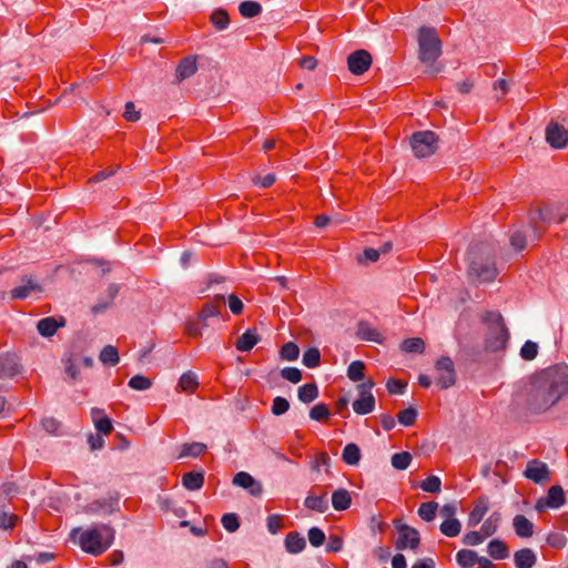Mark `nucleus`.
Segmentation results:
<instances>
[{
	"instance_id": "obj_1",
	"label": "nucleus",
	"mask_w": 568,
	"mask_h": 568,
	"mask_svg": "<svg viewBox=\"0 0 568 568\" xmlns=\"http://www.w3.org/2000/svg\"><path fill=\"white\" fill-rule=\"evenodd\" d=\"M568 394V366L554 365L535 374L525 390V409L542 414Z\"/></svg>"
},
{
	"instance_id": "obj_2",
	"label": "nucleus",
	"mask_w": 568,
	"mask_h": 568,
	"mask_svg": "<svg viewBox=\"0 0 568 568\" xmlns=\"http://www.w3.org/2000/svg\"><path fill=\"white\" fill-rule=\"evenodd\" d=\"M467 272L469 278L479 283H489L497 277L498 270L488 245L480 243L470 247Z\"/></svg>"
},
{
	"instance_id": "obj_3",
	"label": "nucleus",
	"mask_w": 568,
	"mask_h": 568,
	"mask_svg": "<svg viewBox=\"0 0 568 568\" xmlns=\"http://www.w3.org/2000/svg\"><path fill=\"white\" fill-rule=\"evenodd\" d=\"M79 534V545L82 550L93 556L103 554L113 542V529L106 525L81 530H72V536Z\"/></svg>"
},
{
	"instance_id": "obj_4",
	"label": "nucleus",
	"mask_w": 568,
	"mask_h": 568,
	"mask_svg": "<svg viewBox=\"0 0 568 568\" xmlns=\"http://www.w3.org/2000/svg\"><path fill=\"white\" fill-rule=\"evenodd\" d=\"M481 321L488 328L485 336V349L489 352L505 349L509 339V332L503 315L497 311H486L481 315Z\"/></svg>"
},
{
	"instance_id": "obj_5",
	"label": "nucleus",
	"mask_w": 568,
	"mask_h": 568,
	"mask_svg": "<svg viewBox=\"0 0 568 568\" xmlns=\"http://www.w3.org/2000/svg\"><path fill=\"white\" fill-rule=\"evenodd\" d=\"M555 221L558 224H565L564 236L568 239V205H550L544 204L538 206L530 213V223L537 234L540 237L545 233V223Z\"/></svg>"
},
{
	"instance_id": "obj_6",
	"label": "nucleus",
	"mask_w": 568,
	"mask_h": 568,
	"mask_svg": "<svg viewBox=\"0 0 568 568\" xmlns=\"http://www.w3.org/2000/svg\"><path fill=\"white\" fill-rule=\"evenodd\" d=\"M418 59L426 65H433L442 54V40L433 27L423 26L417 31Z\"/></svg>"
},
{
	"instance_id": "obj_7",
	"label": "nucleus",
	"mask_w": 568,
	"mask_h": 568,
	"mask_svg": "<svg viewBox=\"0 0 568 568\" xmlns=\"http://www.w3.org/2000/svg\"><path fill=\"white\" fill-rule=\"evenodd\" d=\"M437 143L438 136L433 131H419L410 136V146L416 158L433 155L438 148Z\"/></svg>"
},
{
	"instance_id": "obj_8",
	"label": "nucleus",
	"mask_w": 568,
	"mask_h": 568,
	"mask_svg": "<svg viewBox=\"0 0 568 568\" xmlns=\"http://www.w3.org/2000/svg\"><path fill=\"white\" fill-rule=\"evenodd\" d=\"M435 369L437 372L436 384L442 389H447L455 384L456 372L450 357L442 356L438 358L435 364Z\"/></svg>"
},
{
	"instance_id": "obj_9",
	"label": "nucleus",
	"mask_w": 568,
	"mask_h": 568,
	"mask_svg": "<svg viewBox=\"0 0 568 568\" xmlns=\"http://www.w3.org/2000/svg\"><path fill=\"white\" fill-rule=\"evenodd\" d=\"M372 61L371 53L364 49H359L348 55L347 67L353 74L361 75L369 69Z\"/></svg>"
},
{
	"instance_id": "obj_10",
	"label": "nucleus",
	"mask_w": 568,
	"mask_h": 568,
	"mask_svg": "<svg viewBox=\"0 0 568 568\" xmlns=\"http://www.w3.org/2000/svg\"><path fill=\"white\" fill-rule=\"evenodd\" d=\"M566 501L565 491L561 486L554 485L549 488L547 497L540 498L536 503L537 511H542L545 508H559Z\"/></svg>"
},
{
	"instance_id": "obj_11",
	"label": "nucleus",
	"mask_w": 568,
	"mask_h": 568,
	"mask_svg": "<svg viewBox=\"0 0 568 568\" xmlns=\"http://www.w3.org/2000/svg\"><path fill=\"white\" fill-rule=\"evenodd\" d=\"M524 474L528 479L532 480L536 484H541L550 480V471L548 469V466L539 459H532L528 462Z\"/></svg>"
},
{
	"instance_id": "obj_12",
	"label": "nucleus",
	"mask_w": 568,
	"mask_h": 568,
	"mask_svg": "<svg viewBox=\"0 0 568 568\" xmlns=\"http://www.w3.org/2000/svg\"><path fill=\"white\" fill-rule=\"evenodd\" d=\"M398 539L396 540L397 549L412 548L415 549L419 545V532L407 525H400L397 527Z\"/></svg>"
},
{
	"instance_id": "obj_13",
	"label": "nucleus",
	"mask_w": 568,
	"mask_h": 568,
	"mask_svg": "<svg viewBox=\"0 0 568 568\" xmlns=\"http://www.w3.org/2000/svg\"><path fill=\"white\" fill-rule=\"evenodd\" d=\"M546 140L555 149H562L568 143V130L550 122L546 128Z\"/></svg>"
},
{
	"instance_id": "obj_14",
	"label": "nucleus",
	"mask_w": 568,
	"mask_h": 568,
	"mask_svg": "<svg viewBox=\"0 0 568 568\" xmlns=\"http://www.w3.org/2000/svg\"><path fill=\"white\" fill-rule=\"evenodd\" d=\"M22 285L14 287L10 291V296L12 300H26L32 293H41L42 286L37 283L32 276L24 275L21 278Z\"/></svg>"
},
{
	"instance_id": "obj_15",
	"label": "nucleus",
	"mask_w": 568,
	"mask_h": 568,
	"mask_svg": "<svg viewBox=\"0 0 568 568\" xmlns=\"http://www.w3.org/2000/svg\"><path fill=\"white\" fill-rule=\"evenodd\" d=\"M233 484L246 489L252 496H260L263 491L261 483L255 480L253 476H251L246 471H240L234 475Z\"/></svg>"
},
{
	"instance_id": "obj_16",
	"label": "nucleus",
	"mask_w": 568,
	"mask_h": 568,
	"mask_svg": "<svg viewBox=\"0 0 568 568\" xmlns=\"http://www.w3.org/2000/svg\"><path fill=\"white\" fill-rule=\"evenodd\" d=\"M225 298L223 295H216L213 300L205 303L199 313V320L205 322L210 317L219 316L224 310Z\"/></svg>"
},
{
	"instance_id": "obj_17",
	"label": "nucleus",
	"mask_w": 568,
	"mask_h": 568,
	"mask_svg": "<svg viewBox=\"0 0 568 568\" xmlns=\"http://www.w3.org/2000/svg\"><path fill=\"white\" fill-rule=\"evenodd\" d=\"M489 510V499L487 496H480L474 505V508L469 513L468 526H477Z\"/></svg>"
},
{
	"instance_id": "obj_18",
	"label": "nucleus",
	"mask_w": 568,
	"mask_h": 568,
	"mask_svg": "<svg viewBox=\"0 0 568 568\" xmlns=\"http://www.w3.org/2000/svg\"><path fill=\"white\" fill-rule=\"evenodd\" d=\"M119 507V497H109L103 499H98L88 505V513L90 514H112Z\"/></svg>"
},
{
	"instance_id": "obj_19",
	"label": "nucleus",
	"mask_w": 568,
	"mask_h": 568,
	"mask_svg": "<svg viewBox=\"0 0 568 568\" xmlns=\"http://www.w3.org/2000/svg\"><path fill=\"white\" fill-rule=\"evenodd\" d=\"M65 325V321L63 317L58 321L55 317L49 316L40 320L37 324V328L40 335L44 337L53 336L59 327H63Z\"/></svg>"
},
{
	"instance_id": "obj_20",
	"label": "nucleus",
	"mask_w": 568,
	"mask_h": 568,
	"mask_svg": "<svg viewBox=\"0 0 568 568\" xmlns=\"http://www.w3.org/2000/svg\"><path fill=\"white\" fill-rule=\"evenodd\" d=\"M197 70L196 59L195 57L189 55L183 58L175 70V77L178 82H182L183 80L192 77Z\"/></svg>"
},
{
	"instance_id": "obj_21",
	"label": "nucleus",
	"mask_w": 568,
	"mask_h": 568,
	"mask_svg": "<svg viewBox=\"0 0 568 568\" xmlns=\"http://www.w3.org/2000/svg\"><path fill=\"white\" fill-rule=\"evenodd\" d=\"M356 336L362 341L382 343L383 337L377 328L373 327L368 322L361 321L357 324Z\"/></svg>"
},
{
	"instance_id": "obj_22",
	"label": "nucleus",
	"mask_w": 568,
	"mask_h": 568,
	"mask_svg": "<svg viewBox=\"0 0 568 568\" xmlns=\"http://www.w3.org/2000/svg\"><path fill=\"white\" fill-rule=\"evenodd\" d=\"M260 342V335L255 328L246 329L236 341L235 347L240 352H250Z\"/></svg>"
},
{
	"instance_id": "obj_23",
	"label": "nucleus",
	"mask_w": 568,
	"mask_h": 568,
	"mask_svg": "<svg viewBox=\"0 0 568 568\" xmlns=\"http://www.w3.org/2000/svg\"><path fill=\"white\" fill-rule=\"evenodd\" d=\"M21 373V366L13 355L7 354L0 357V374L12 378Z\"/></svg>"
},
{
	"instance_id": "obj_24",
	"label": "nucleus",
	"mask_w": 568,
	"mask_h": 568,
	"mask_svg": "<svg viewBox=\"0 0 568 568\" xmlns=\"http://www.w3.org/2000/svg\"><path fill=\"white\" fill-rule=\"evenodd\" d=\"M94 426L100 434L109 435L113 430L112 420L104 415L103 409L92 408L91 410Z\"/></svg>"
},
{
	"instance_id": "obj_25",
	"label": "nucleus",
	"mask_w": 568,
	"mask_h": 568,
	"mask_svg": "<svg viewBox=\"0 0 568 568\" xmlns=\"http://www.w3.org/2000/svg\"><path fill=\"white\" fill-rule=\"evenodd\" d=\"M514 561L517 568H532L537 557L530 548H523L514 554Z\"/></svg>"
},
{
	"instance_id": "obj_26",
	"label": "nucleus",
	"mask_w": 568,
	"mask_h": 568,
	"mask_svg": "<svg viewBox=\"0 0 568 568\" xmlns=\"http://www.w3.org/2000/svg\"><path fill=\"white\" fill-rule=\"evenodd\" d=\"M285 547L290 554H298L306 547V540L300 532L290 531L285 538Z\"/></svg>"
},
{
	"instance_id": "obj_27",
	"label": "nucleus",
	"mask_w": 568,
	"mask_h": 568,
	"mask_svg": "<svg viewBox=\"0 0 568 568\" xmlns=\"http://www.w3.org/2000/svg\"><path fill=\"white\" fill-rule=\"evenodd\" d=\"M182 485L187 490H199L204 485L203 471H189L182 476Z\"/></svg>"
},
{
	"instance_id": "obj_28",
	"label": "nucleus",
	"mask_w": 568,
	"mask_h": 568,
	"mask_svg": "<svg viewBox=\"0 0 568 568\" xmlns=\"http://www.w3.org/2000/svg\"><path fill=\"white\" fill-rule=\"evenodd\" d=\"M514 529L521 538L531 537L534 534V525L524 515H517L514 518Z\"/></svg>"
},
{
	"instance_id": "obj_29",
	"label": "nucleus",
	"mask_w": 568,
	"mask_h": 568,
	"mask_svg": "<svg viewBox=\"0 0 568 568\" xmlns=\"http://www.w3.org/2000/svg\"><path fill=\"white\" fill-rule=\"evenodd\" d=\"M375 397L373 395H359V398L353 402V409L358 415H366L374 410Z\"/></svg>"
},
{
	"instance_id": "obj_30",
	"label": "nucleus",
	"mask_w": 568,
	"mask_h": 568,
	"mask_svg": "<svg viewBox=\"0 0 568 568\" xmlns=\"http://www.w3.org/2000/svg\"><path fill=\"white\" fill-rule=\"evenodd\" d=\"M352 504V497L348 490L339 488L332 495V505L335 510L342 511L349 508Z\"/></svg>"
},
{
	"instance_id": "obj_31",
	"label": "nucleus",
	"mask_w": 568,
	"mask_h": 568,
	"mask_svg": "<svg viewBox=\"0 0 568 568\" xmlns=\"http://www.w3.org/2000/svg\"><path fill=\"white\" fill-rule=\"evenodd\" d=\"M487 550L490 557L496 560H501L509 556V548L507 544L499 539L489 541Z\"/></svg>"
},
{
	"instance_id": "obj_32",
	"label": "nucleus",
	"mask_w": 568,
	"mask_h": 568,
	"mask_svg": "<svg viewBox=\"0 0 568 568\" xmlns=\"http://www.w3.org/2000/svg\"><path fill=\"white\" fill-rule=\"evenodd\" d=\"M304 505L306 508L311 510L325 513L328 509V500L326 498V493L322 494L321 496H307L304 501Z\"/></svg>"
},
{
	"instance_id": "obj_33",
	"label": "nucleus",
	"mask_w": 568,
	"mask_h": 568,
	"mask_svg": "<svg viewBox=\"0 0 568 568\" xmlns=\"http://www.w3.org/2000/svg\"><path fill=\"white\" fill-rule=\"evenodd\" d=\"M342 459L347 465H357L361 460V449L354 444L349 443L344 447Z\"/></svg>"
},
{
	"instance_id": "obj_34",
	"label": "nucleus",
	"mask_w": 568,
	"mask_h": 568,
	"mask_svg": "<svg viewBox=\"0 0 568 568\" xmlns=\"http://www.w3.org/2000/svg\"><path fill=\"white\" fill-rule=\"evenodd\" d=\"M205 450H206V445L203 443H197V442L186 443V444H183L179 457L180 458L189 457V456L190 457H199L202 454H204Z\"/></svg>"
},
{
	"instance_id": "obj_35",
	"label": "nucleus",
	"mask_w": 568,
	"mask_h": 568,
	"mask_svg": "<svg viewBox=\"0 0 568 568\" xmlns=\"http://www.w3.org/2000/svg\"><path fill=\"white\" fill-rule=\"evenodd\" d=\"M477 557L476 551L462 549L456 554V561L462 568H471L476 565Z\"/></svg>"
},
{
	"instance_id": "obj_36",
	"label": "nucleus",
	"mask_w": 568,
	"mask_h": 568,
	"mask_svg": "<svg viewBox=\"0 0 568 568\" xmlns=\"http://www.w3.org/2000/svg\"><path fill=\"white\" fill-rule=\"evenodd\" d=\"M211 23L216 30H224L230 24V16L224 9H216L210 16Z\"/></svg>"
},
{
	"instance_id": "obj_37",
	"label": "nucleus",
	"mask_w": 568,
	"mask_h": 568,
	"mask_svg": "<svg viewBox=\"0 0 568 568\" xmlns=\"http://www.w3.org/2000/svg\"><path fill=\"white\" fill-rule=\"evenodd\" d=\"M199 386L196 375L192 372L184 373L179 379V387L182 392L194 393Z\"/></svg>"
},
{
	"instance_id": "obj_38",
	"label": "nucleus",
	"mask_w": 568,
	"mask_h": 568,
	"mask_svg": "<svg viewBox=\"0 0 568 568\" xmlns=\"http://www.w3.org/2000/svg\"><path fill=\"white\" fill-rule=\"evenodd\" d=\"M501 520V515L498 511L493 513L481 525V532L486 537L493 536L499 526V523Z\"/></svg>"
},
{
	"instance_id": "obj_39",
	"label": "nucleus",
	"mask_w": 568,
	"mask_h": 568,
	"mask_svg": "<svg viewBox=\"0 0 568 568\" xmlns=\"http://www.w3.org/2000/svg\"><path fill=\"white\" fill-rule=\"evenodd\" d=\"M318 396V388L315 383H310L298 388V399L305 404L315 400Z\"/></svg>"
},
{
	"instance_id": "obj_40",
	"label": "nucleus",
	"mask_w": 568,
	"mask_h": 568,
	"mask_svg": "<svg viewBox=\"0 0 568 568\" xmlns=\"http://www.w3.org/2000/svg\"><path fill=\"white\" fill-rule=\"evenodd\" d=\"M402 351L406 353L422 354L425 351V342L420 337H410L403 341Z\"/></svg>"
},
{
	"instance_id": "obj_41",
	"label": "nucleus",
	"mask_w": 568,
	"mask_h": 568,
	"mask_svg": "<svg viewBox=\"0 0 568 568\" xmlns=\"http://www.w3.org/2000/svg\"><path fill=\"white\" fill-rule=\"evenodd\" d=\"M239 11L244 18H254L262 12V6L256 1L246 0L239 6Z\"/></svg>"
},
{
	"instance_id": "obj_42",
	"label": "nucleus",
	"mask_w": 568,
	"mask_h": 568,
	"mask_svg": "<svg viewBox=\"0 0 568 568\" xmlns=\"http://www.w3.org/2000/svg\"><path fill=\"white\" fill-rule=\"evenodd\" d=\"M100 361L104 365L115 366L120 361L119 352H118L116 347H114L112 345L104 346L100 353Z\"/></svg>"
},
{
	"instance_id": "obj_43",
	"label": "nucleus",
	"mask_w": 568,
	"mask_h": 568,
	"mask_svg": "<svg viewBox=\"0 0 568 568\" xmlns=\"http://www.w3.org/2000/svg\"><path fill=\"white\" fill-rule=\"evenodd\" d=\"M365 364L362 361H354L347 368V377L353 382H361L365 377Z\"/></svg>"
},
{
	"instance_id": "obj_44",
	"label": "nucleus",
	"mask_w": 568,
	"mask_h": 568,
	"mask_svg": "<svg viewBox=\"0 0 568 568\" xmlns=\"http://www.w3.org/2000/svg\"><path fill=\"white\" fill-rule=\"evenodd\" d=\"M439 529L447 537H456L460 532L462 524L458 519H445L440 524Z\"/></svg>"
},
{
	"instance_id": "obj_45",
	"label": "nucleus",
	"mask_w": 568,
	"mask_h": 568,
	"mask_svg": "<svg viewBox=\"0 0 568 568\" xmlns=\"http://www.w3.org/2000/svg\"><path fill=\"white\" fill-rule=\"evenodd\" d=\"M106 292L109 300L106 302H99L98 304L92 306V313L98 314L105 311L112 304L113 300L118 295L119 286L116 284H110Z\"/></svg>"
},
{
	"instance_id": "obj_46",
	"label": "nucleus",
	"mask_w": 568,
	"mask_h": 568,
	"mask_svg": "<svg viewBox=\"0 0 568 568\" xmlns=\"http://www.w3.org/2000/svg\"><path fill=\"white\" fill-rule=\"evenodd\" d=\"M438 504L436 501H426L418 508L419 517L425 521H432L436 517Z\"/></svg>"
},
{
	"instance_id": "obj_47",
	"label": "nucleus",
	"mask_w": 568,
	"mask_h": 568,
	"mask_svg": "<svg viewBox=\"0 0 568 568\" xmlns=\"http://www.w3.org/2000/svg\"><path fill=\"white\" fill-rule=\"evenodd\" d=\"M321 363V353L316 347H310L303 354V364L308 368L317 367Z\"/></svg>"
},
{
	"instance_id": "obj_48",
	"label": "nucleus",
	"mask_w": 568,
	"mask_h": 568,
	"mask_svg": "<svg viewBox=\"0 0 568 568\" xmlns=\"http://www.w3.org/2000/svg\"><path fill=\"white\" fill-rule=\"evenodd\" d=\"M419 486L424 491L439 494L442 490V480L438 476L430 475L424 479Z\"/></svg>"
},
{
	"instance_id": "obj_49",
	"label": "nucleus",
	"mask_w": 568,
	"mask_h": 568,
	"mask_svg": "<svg viewBox=\"0 0 568 568\" xmlns=\"http://www.w3.org/2000/svg\"><path fill=\"white\" fill-rule=\"evenodd\" d=\"M328 406L324 403H318L310 410V417L317 422H327L329 418Z\"/></svg>"
},
{
	"instance_id": "obj_50",
	"label": "nucleus",
	"mask_w": 568,
	"mask_h": 568,
	"mask_svg": "<svg viewBox=\"0 0 568 568\" xmlns=\"http://www.w3.org/2000/svg\"><path fill=\"white\" fill-rule=\"evenodd\" d=\"M412 462V455L408 452L396 453L392 456V465L398 470L408 468Z\"/></svg>"
},
{
	"instance_id": "obj_51",
	"label": "nucleus",
	"mask_w": 568,
	"mask_h": 568,
	"mask_svg": "<svg viewBox=\"0 0 568 568\" xmlns=\"http://www.w3.org/2000/svg\"><path fill=\"white\" fill-rule=\"evenodd\" d=\"M280 355L283 359L295 361L298 358L300 348L295 343L287 342L281 347Z\"/></svg>"
},
{
	"instance_id": "obj_52",
	"label": "nucleus",
	"mask_w": 568,
	"mask_h": 568,
	"mask_svg": "<svg viewBox=\"0 0 568 568\" xmlns=\"http://www.w3.org/2000/svg\"><path fill=\"white\" fill-rule=\"evenodd\" d=\"M417 418V410L413 407L405 408L397 414L398 422L404 426H412Z\"/></svg>"
},
{
	"instance_id": "obj_53",
	"label": "nucleus",
	"mask_w": 568,
	"mask_h": 568,
	"mask_svg": "<svg viewBox=\"0 0 568 568\" xmlns=\"http://www.w3.org/2000/svg\"><path fill=\"white\" fill-rule=\"evenodd\" d=\"M129 386L132 389L145 390L152 386V381L143 375H134L130 378Z\"/></svg>"
},
{
	"instance_id": "obj_54",
	"label": "nucleus",
	"mask_w": 568,
	"mask_h": 568,
	"mask_svg": "<svg viewBox=\"0 0 568 568\" xmlns=\"http://www.w3.org/2000/svg\"><path fill=\"white\" fill-rule=\"evenodd\" d=\"M538 354V345L532 341H527L520 348V356L525 361H532Z\"/></svg>"
},
{
	"instance_id": "obj_55",
	"label": "nucleus",
	"mask_w": 568,
	"mask_h": 568,
	"mask_svg": "<svg viewBox=\"0 0 568 568\" xmlns=\"http://www.w3.org/2000/svg\"><path fill=\"white\" fill-rule=\"evenodd\" d=\"M221 523H222L223 527L230 532L236 531L240 527L239 517L234 513H229V514L223 515Z\"/></svg>"
},
{
	"instance_id": "obj_56",
	"label": "nucleus",
	"mask_w": 568,
	"mask_h": 568,
	"mask_svg": "<svg viewBox=\"0 0 568 568\" xmlns=\"http://www.w3.org/2000/svg\"><path fill=\"white\" fill-rule=\"evenodd\" d=\"M19 520V517L14 514H9L7 511H0V528L8 530L13 529Z\"/></svg>"
},
{
	"instance_id": "obj_57",
	"label": "nucleus",
	"mask_w": 568,
	"mask_h": 568,
	"mask_svg": "<svg viewBox=\"0 0 568 568\" xmlns=\"http://www.w3.org/2000/svg\"><path fill=\"white\" fill-rule=\"evenodd\" d=\"M290 408V403L286 398L277 396L273 399L272 413L276 416L285 414Z\"/></svg>"
},
{
	"instance_id": "obj_58",
	"label": "nucleus",
	"mask_w": 568,
	"mask_h": 568,
	"mask_svg": "<svg viewBox=\"0 0 568 568\" xmlns=\"http://www.w3.org/2000/svg\"><path fill=\"white\" fill-rule=\"evenodd\" d=\"M308 540L313 547H320L325 541V534L322 529L317 527H312L308 530Z\"/></svg>"
},
{
	"instance_id": "obj_59",
	"label": "nucleus",
	"mask_w": 568,
	"mask_h": 568,
	"mask_svg": "<svg viewBox=\"0 0 568 568\" xmlns=\"http://www.w3.org/2000/svg\"><path fill=\"white\" fill-rule=\"evenodd\" d=\"M547 544L556 549H561L567 544V538L562 532H551L547 537Z\"/></svg>"
},
{
	"instance_id": "obj_60",
	"label": "nucleus",
	"mask_w": 568,
	"mask_h": 568,
	"mask_svg": "<svg viewBox=\"0 0 568 568\" xmlns=\"http://www.w3.org/2000/svg\"><path fill=\"white\" fill-rule=\"evenodd\" d=\"M281 376L284 379L296 384L302 379V372L296 367H285L281 371Z\"/></svg>"
},
{
	"instance_id": "obj_61",
	"label": "nucleus",
	"mask_w": 568,
	"mask_h": 568,
	"mask_svg": "<svg viewBox=\"0 0 568 568\" xmlns=\"http://www.w3.org/2000/svg\"><path fill=\"white\" fill-rule=\"evenodd\" d=\"M407 384L400 379L389 378L386 383L387 392L392 395L403 394Z\"/></svg>"
},
{
	"instance_id": "obj_62",
	"label": "nucleus",
	"mask_w": 568,
	"mask_h": 568,
	"mask_svg": "<svg viewBox=\"0 0 568 568\" xmlns=\"http://www.w3.org/2000/svg\"><path fill=\"white\" fill-rule=\"evenodd\" d=\"M485 538H487V537L484 536L481 530L480 531L473 530V531L467 532L464 536L463 541H464V544H466L468 546H476V545L481 544Z\"/></svg>"
},
{
	"instance_id": "obj_63",
	"label": "nucleus",
	"mask_w": 568,
	"mask_h": 568,
	"mask_svg": "<svg viewBox=\"0 0 568 568\" xmlns=\"http://www.w3.org/2000/svg\"><path fill=\"white\" fill-rule=\"evenodd\" d=\"M510 244L516 251H523L527 244L525 234L520 231L514 232L510 236Z\"/></svg>"
},
{
	"instance_id": "obj_64",
	"label": "nucleus",
	"mask_w": 568,
	"mask_h": 568,
	"mask_svg": "<svg viewBox=\"0 0 568 568\" xmlns=\"http://www.w3.org/2000/svg\"><path fill=\"white\" fill-rule=\"evenodd\" d=\"M343 548V538L339 535H329L326 545L327 552H338Z\"/></svg>"
}]
</instances>
